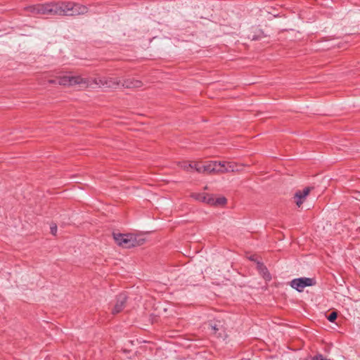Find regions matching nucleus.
<instances>
[{
	"instance_id": "1",
	"label": "nucleus",
	"mask_w": 360,
	"mask_h": 360,
	"mask_svg": "<svg viewBox=\"0 0 360 360\" xmlns=\"http://www.w3.org/2000/svg\"><path fill=\"white\" fill-rule=\"evenodd\" d=\"M25 10L30 15L75 16L88 12L86 6L72 1H57L29 6Z\"/></svg>"
},
{
	"instance_id": "2",
	"label": "nucleus",
	"mask_w": 360,
	"mask_h": 360,
	"mask_svg": "<svg viewBox=\"0 0 360 360\" xmlns=\"http://www.w3.org/2000/svg\"><path fill=\"white\" fill-rule=\"evenodd\" d=\"M113 238L120 246L124 248H130L141 245L145 239L133 234L113 233Z\"/></svg>"
},
{
	"instance_id": "3",
	"label": "nucleus",
	"mask_w": 360,
	"mask_h": 360,
	"mask_svg": "<svg viewBox=\"0 0 360 360\" xmlns=\"http://www.w3.org/2000/svg\"><path fill=\"white\" fill-rule=\"evenodd\" d=\"M58 84L62 86H74L82 84L84 86H91L90 80L82 78L80 76H63L58 78Z\"/></svg>"
},
{
	"instance_id": "4",
	"label": "nucleus",
	"mask_w": 360,
	"mask_h": 360,
	"mask_svg": "<svg viewBox=\"0 0 360 360\" xmlns=\"http://www.w3.org/2000/svg\"><path fill=\"white\" fill-rule=\"evenodd\" d=\"M92 82L98 87L117 88L120 86L122 80L119 78L96 77L92 79Z\"/></svg>"
},
{
	"instance_id": "5",
	"label": "nucleus",
	"mask_w": 360,
	"mask_h": 360,
	"mask_svg": "<svg viewBox=\"0 0 360 360\" xmlns=\"http://www.w3.org/2000/svg\"><path fill=\"white\" fill-rule=\"evenodd\" d=\"M316 283L314 279L310 278H295L290 282V286L299 292H302L307 286H312Z\"/></svg>"
},
{
	"instance_id": "6",
	"label": "nucleus",
	"mask_w": 360,
	"mask_h": 360,
	"mask_svg": "<svg viewBox=\"0 0 360 360\" xmlns=\"http://www.w3.org/2000/svg\"><path fill=\"white\" fill-rule=\"evenodd\" d=\"M127 297L126 294L122 293L117 296V301L115 307L112 310L113 314H116L122 311L125 307Z\"/></svg>"
},
{
	"instance_id": "7",
	"label": "nucleus",
	"mask_w": 360,
	"mask_h": 360,
	"mask_svg": "<svg viewBox=\"0 0 360 360\" xmlns=\"http://www.w3.org/2000/svg\"><path fill=\"white\" fill-rule=\"evenodd\" d=\"M207 169L210 173H224V162L210 161Z\"/></svg>"
},
{
	"instance_id": "8",
	"label": "nucleus",
	"mask_w": 360,
	"mask_h": 360,
	"mask_svg": "<svg viewBox=\"0 0 360 360\" xmlns=\"http://www.w3.org/2000/svg\"><path fill=\"white\" fill-rule=\"evenodd\" d=\"M311 188L307 187L303 191H298L295 193L294 198L296 199L295 203L297 207H300L304 201L306 197L309 195Z\"/></svg>"
},
{
	"instance_id": "9",
	"label": "nucleus",
	"mask_w": 360,
	"mask_h": 360,
	"mask_svg": "<svg viewBox=\"0 0 360 360\" xmlns=\"http://www.w3.org/2000/svg\"><path fill=\"white\" fill-rule=\"evenodd\" d=\"M243 165H238L234 162H224V173L242 171Z\"/></svg>"
},
{
	"instance_id": "10",
	"label": "nucleus",
	"mask_w": 360,
	"mask_h": 360,
	"mask_svg": "<svg viewBox=\"0 0 360 360\" xmlns=\"http://www.w3.org/2000/svg\"><path fill=\"white\" fill-rule=\"evenodd\" d=\"M120 85L126 88H139L142 86V82L134 78H128L122 80Z\"/></svg>"
},
{
	"instance_id": "11",
	"label": "nucleus",
	"mask_w": 360,
	"mask_h": 360,
	"mask_svg": "<svg viewBox=\"0 0 360 360\" xmlns=\"http://www.w3.org/2000/svg\"><path fill=\"white\" fill-rule=\"evenodd\" d=\"M208 166V162H205L204 165H200L199 162H195V170L198 173H204L207 172L210 173V170L207 169V167Z\"/></svg>"
},
{
	"instance_id": "12",
	"label": "nucleus",
	"mask_w": 360,
	"mask_h": 360,
	"mask_svg": "<svg viewBox=\"0 0 360 360\" xmlns=\"http://www.w3.org/2000/svg\"><path fill=\"white\" fill-rule=\"evenodd\" d=\"M208 194L206 193H193L191 197L200 202H205Z\"/></svg>"
},
{
	"instance_id": "13",
	"label": "nucleus",
	"mask_w": 360,
	"mask_h": 360,
	"mask_svg": "<svg viewBox=\"0 0 360 360\" xmlns=\"http://www.w3.org/2000/svg\"><path fill=\"white\" fill-rule=\"evenodd\" d=\"M179 167L185 171H189V169H195V162H183L179 164Z\"/></svg>"
},
{
	"instance_id": "14",
	"label": "nucleus",
	"mask_w": 360,
	"mask_h": 360,
	"mask_svg": "<svg viewBox=\"0 0 360 360\" xmlns=\"http://www.w3.org/2000/svg\"><path fill=\"white\" fill-rule=\"evenodd\" d=\"M257 269L264 274L265 276L267 274V277L269 278V274H268L267 269L264 266V265L261 262H257Z\"/></svg>"
},
{
	"instance_id": "15",
	"label": "nucleus",
	"mask_w": 360,
	"mask_h": 360,
	"mask_svg": "<svg viewBox=\"0 0 360 360\" xmlns=\"http://www.w3.org/2000/svg\"><path fill=\"white\" fill-rule=\"evenodd\" d=\"M338 317V313L336 311L331 312L327 317L330 322H334Z\"/></svg>"
},
{
	"instance_id": "16",
	"label": "nucleus",
	"mask_w": 360,
	"mask_h": 360,
	"mask_svg": "<svg viewBox=\"0 0 360 360\" xmlns=\"http://www.w3.org/2000/svg\"><path fill=\"white\" fill-rule=\"evenodd\" d=\"M215 200L216 198H214L212 195L208 194L207 197V201L205 202V203L209 205H216Z\"/></svg>"
},
{
	"instance_id": "17",
	"label": "nucleus",
	"mask_w": 360,
	"mask_h": 360,
	"mask_svg": "<svg viewBox=\"0 0 360 360\" xmlns=\"http://www.w3.org/2000/svg\"><path fill=\"white\" fill-rule=\"evenodd\" d=\"M215 201H216V205H223L226 202V199L224 197L218 198H216Z\"/></svg>"
},
{
	"instance_id": "18",
	"label": "nucleus",
	"mask_w": 360,
	"mask_h": 360,
	"mask_svg": "<svg viewBox=\"0 0 360 360\" xmlns=\"http://www.w3.org/2000/svg\"><path fill=\"white\" fill-rule=\"evenodd\" d=\"M210 326L211 327V328L214 331V332H217L219 330V328H220V323H219L218 324L217 323H210Z\"/></svg>"
},
{
	"instance_id": "19",
	"label": "nucleus",
	"mask_w": 360,
	"mask_h": 360,
	"mask_svg": "<svg viewBox=\"0 0 360 360\" xmlns=\"http://www.w3.org/2000/svg\"><path fill=\"white\" fill-rule=\"evenodd\" d=\"M312 360H330L323 357L321 354H318L312 357Z\"/></svg>"
},
{
	"instance_id": "20",
	"label": "nucleus",
	"mask_w": 360,
	"mask_h": 360,
	"mask_svg": "<svg viewBox=\"0 0 360 360\" xmlns=\"http://www.w3.org/2000/svg\"><path fill=\"white\" fill-rule=\"evenodd\" d=\"M50 229H51V233L53 234V235H56V232H57V226L56 224H53L50 227Z\"/></svg>"
},
{
	"instance_id": "21",
	"label": "nucleus",
	"mask_w": 360,
	"mask_h": 360,
	"mask_svg": "<svg viewBox=\"0 0 360 360\" xmlns=\"http://www.w3.org/2000/svg\"><path fill=\"white\" fill-rule=\"evenodd\" d=\"M49 83L51 84H58V79H49Z\"/></svg>"
},
{
	"instance_id": "22",
	"label": "nucleus",
	"mask_w": 360,
	"mask_h": 360,
	"mask_svg": "<svg viewBox=\"0 0 360 360\" xmlns=\"http://www.w3.org/2000/svg\"><path fill=\"white\" fill-rule=\"evenodd\" d=\"M255 256H254V255H253V256H251V257H250V260H252V261H255Z\"/></svg>"
}]
</instances>
